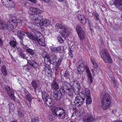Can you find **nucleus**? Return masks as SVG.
Instances as JSON below:
<instances>
[{"label":"nucleus","mask_w":122,"mask_h":122,"mask_svg":"<svg viewBox=\"0 0 122 122\" xmlns=\"http://www.w3.org/2000/svg\"><path fill=\"white\" fill-rule=\"evenodd\" d=\"M77 17L78 20H81L80 22L81 23L83 24L86 23V20L83 15H78Z\"/></svg>","instance_id":"25"},{"label":"nucleus","mask_w":122,"mask_h":122,"mask_svg":"<svg viewBox=\"0 0 122 122\" xmlns=\"http://www.w3.org/2000/svg\"><path fill=\"white\" fill-rule=\"evenodd\" d=\"M10 22H12V24H14V25L15 27L17 25V19H12L11 21L10 20Z\"/></svg>","instance_id":"43"},{"label":"nucleus","mask_w":122,"mask_h":122,"mask_svg":"<svg viewBox=\"0 0 122 122\" xmlns=\"http://www.w3.org/2000/svg\"><path fill=\"white\" fill-rule=\"evenodd\" d=\"M69 55L71 56V57H72L73 56V55H72L71 51H69Z\"/></svg>","instance_id":"54"},{"label":"nucleus","mask_w":122,"mask_h":122,"mask_svg":"<svg viewBox=\"0 0 122 122\" xmlns=\"http://www.w3.org/2000/svg\"><path fill=\"white\" fill-rule=\"evenodd\" d=\"M79 82L77 81H74L73 84V88L74 89V92L76 94L80 90V87L79 86Z\"/></svg>","instance_id":"14"},{"label":"nucleus","mask_w":122,"mask_h":122,"mask_svg":"<svg viewBox=\"0 0 122 122\" xmlns=\"http://www.w3.org/2000/svg\"><path fill=\"white\" fill-rule=\"evenodd\" d=\"M1 1L3 5L7 7H13L15 5L14 2L11 0H1Z\"/></svg>","instance_id":"9"},{"label":"nucleus","mask_w":122,"mask_h":122,"mask_svg":"<svg viewBox=\"0 0 122 122\" xmlns=\"http://www.w3.org/2000/svg\"><path fill=\"white\" fill-rule=\"evenodd\" d=\"M42 96L43 101L46 100V99H47L48 98L50 97L49 95L45 92L42 93Z\"/></svg>","instance_id":"35"},{"label":"nucleus","mask_w":122,"mask_h":122,"mask_svg":"<svg viewBox=\"0 0 122 122\" xmlns=\"http://www.w3.org/2000/svg\"><path fill=\"white\" fill-rule=\"evenodd\" d=\"M94 119L91 116H88L86 121L84 122H93Z\"/></svg>","instance_id":"36"},{"label":"nucleus","mask_w":122,"mask_h":122,"mask_svg":"<svg viewBox=\"0 0 122 122\" xmlns=\"http://www.w3.org/2000/svg\"><path fill=\"white\" fill-rule=\"evenodd\" d=\"M48 67L45 66V72L47 73L48 74H51L52 72V70L50 69L49 67L48 66Z\"/></svg>","instance_id":"40"},{"label":"nucleus","mask_w":122,"mask_h":122,"mask_svg":"<svg viewBox=\"0 0 122 122\" xmlns=\"http://www.w3.org/2000/svg\"><path fill=\"white\" fill-rule=\"evenodd\" d=\"M11 58L12 60L15 61L16 60L12 56H11Z\"/></svg>","instance_id":"56"},{"label":"nucleus","mask_w":122,"mask_h":122,"mask_svg":"<svg viewBox=\"0 0 122 122\" xmlns=\"http://www.w3.org/2000/svg\"><path fill=\"white\" fill-rule=\"evenodd\" d=\"M37 40L35 41H37L39 44L41 46H46V44L45 42V40L43 39H39L37 37Z\"/></svg>","instance_id":"27"},{"label":"nucleus","mask_w":122,"mask_h":122,"mask_svg":"<svg viewBox=\"0 0 122 122\" xmlns=\"http://www.w3.org/2000/svg\"><path fill=\"white\" fill-rule=\"evenodd\" d=\"M91 60L92 64L93 65L94 68H96L97 67L98 65L97 63L95 60L93 58H91Z\"/></svg>","instance_id":"41"},{"label":"nucleus","mask_w":122,"mask_h":122,"mask_svg":"<svg viewBox=\"0 0 122 122\" xmlns=\"http://www.w3.org/2000/svg\"><path fill=\"white\" fill-rule=\"evenodd\" d=\"M11 122H17L15 121H12Z\"/></svg>","instance_id":"63"},{"label":"nucleus","mask_w":122,"mask_h":122,"mask_svg":"<svg viewBox=\"0 0 122 122\" xmlns=\"http://www.w3.org/2000/svg\"><path fill=\"white\" fill-rule=\"evenodd\" d=\"M76 30L77 33L83 31L82 28L79 25H77L76 26Z\"/></svg>","instance_id":"39"},{"label":"nucleus","mask_w":122,"mask_h":122,"mask_svg":"<svg viewBox=\"0 0 122 122\" xmlns=\"http://www.w3.org/2000/svg\"><path fill=\"white\" fill-rule=\"evenodd\" d=\"M121 17H122V14L121 15Z\"/></svg>","instance_id":"64"},{"label":"nucleus","mask_w":122,"mask_h":122,"mask_svg":"<svg viewBox=\"0 0 122 122\" xmlns=\"http://www.w3.org/2000/svg\"><path fill=\"white\" fill-rule=\"evenodd\" d=\"M31 86L36 92H39L41 88V85L36 80H33L31 83Z\"/></svg>","instance_id":"7"},{"label":"nucleus","mask_w":122,"mask_h":122,"mask_svg":"<svg viewBox=\"0 0 122 122\" xmlns=\"http://www.w3.org/2000/svg\"><path fill=\"white\" fill-rule=\"evenodd\" d=\"M5 89L6 90L8 94L9 95L11 99L13 101L15 100V98L14 95V92L12 91L10 88L8 86L5 87Z\"/></svg>","instance_id":"16"},{"label":"nucleus","mask_w":122,"mask_h":122,"mask_svg":"<svg viewBox=\"0 0 122 122\" xmlns=\"http://www.w3.org/2000/svg\"><path fill=\"white\" fill-rule=\"evenodd\" d=\"M52 113L55 116L61 119L64 118L66 115V110L61 107H59L56 108L53 110Z\"/></svg>","instance_id":"2"},{"label":"nucleus","mask_w":122,"mask_h":122,"mask_svg":"<svg viewBox=\"0 0 122 122\" xmlns=\"http://www.w3.org/2000/svg\"><path fill=\"white\" fill-rule=\"evenodd\" d=\"M84 66L86 71L88 79L90 80V83H91L92 82V78L90 72L87 65L84 66V64L83 63H81V64H79L77 69L78 73L80 74L83 73L84 70Z\"/></svg>","instance_id":"1"},{"label":"nucleus","mask_w":122,"mask_h":122,"mask_svg":"<svg viewBox=\"0 0 122 122\" xmlns=\"http://www.w3.org/2000/svg\"><path fill=\"white\" fill-rule=\"evenodd\" d=\"M51 87L53 89L57 90L59 89V86L57 81L56 80L54 79L52 82L51 84Z\"/></svg>","instance_id":"17"},{"label":"nucleus","mask_w":122,"mask_h":122,"mask_svg":"<svg viewBox=\"0 0 122 122\" xmlns=\"http://www.w3.org/2000/svg\"><path fill=\"white\" fill-rule=\"evenodd\" d=\"M57 39L60 43H62L63 42V40L61 37L60 36V35L58 36L57 37Z\"/></svg>","instance_id":"46"},{"label":"nucleus","mask_w":122,"mask_h":122,"mask_svg":"<svg viewBox=\"0 0 122 122\" xmlns=\"http://www.w3.org/2000/svg\"><path fill=\"white\" fill-rule=\"evenodd\" d=\"M25 92L24 93L25 97L29 102H30L31 101L32 99H33V98L32 97L26 90H25Z\"/></svg>","instance_id":"24"},{"label":"nucleus","mask_w":122,"mask_h":122,"mask_svg":"<svg viewBox=\"0 0 122 122\" xmlns=\"http://www.w3.org/2000/svg\"><path fill=\"white\" fill-rule=\"evenodd\" d=\"M17 112L19 118H20L24 116V114L22 110L20 108H18L17 109Z\"/></svg>","instance_id":"33"},{"label":"nucleus","mask_w":122,"mask_h":122,"mask_svg":"<svg viewBox=\"0 0 122 122\" xmlns=\"http://www.w3.org/2000/svg\"><path fill=\"white\" fill-rule=\"evenodd\" d=\"M111 103V100L109 95L107 93H105L102 97V101Z\"/></svg>","instance_id":"15"},{"label":"nucleus","mask_w":122,"mask_h":122,"mask_svg":"<svg viewBox=\"0 0 122 122\" xmlns=\"http://www.w3.org/2000/svg\"><path fill=\"white\" fill-rule=\"evenodd\" d=\"M86 96L83 92H79L76 96L74 102L77 107L81 106L84 103Z\"/></svg>","instance_id":"4"},{"label":"nucleus","mask_w":122,"mask_h":122,"mask_svg":"<svg viewBox=\"0 0 122 122\" xmlns=\"http://www.w3.org/2000/svg\"><path fill=\"white\" fill-rule=\"evenodd\" d=\"M52 99L50 97L48 98L47 99H46V100H44V101L47 105L49 106H50L52 104Z\"/></svg>","instance_id":"29"},{"label":"nucleus","mask_w":122,"mask_h":122,"mask_svg":"<svg viewBox=\"0 0 122 122\" xmlns=\"http://www.w3.org/2000/svg\"><path fill=\"white\" fill-rule=\"evenodd\" d=\"M104 102L103 101L101 102V107L103 110H105L108 108L111 103Z\"/></svg>","instance_id":"23"},{"label":"nucleus","mask_w":122,"mask_h":122,"mask_svg":"<svg viewBox=\"0 0 122 122\" xmlns=\"http://www.w3.org/2000/svg\"><path fill=\"white\" fill-rule=\"evenodd\" d=\"M25 33L22 30H19L17 32V35L18 37L20 39V42L21 45L22 46H24L25 45L23 43V37L24 36V33Z\"/></svg>","instance_id":"13"},{"label":"nucleus","mask_w":122,"mask_h":122,"mask_svg":"<svg viewBox=\"0 0 122 122\" xmlns=\"http://www.w3.org/2000/svg\"><path fill=\"white\" fill-rule=\"evenodd\" d=\"M28 63L34 68H36L38 66V63L36 62L34 60H28L26 58Z\"/></svg>","instance_id":"20"},{"label":"nucleus","mask_w":122,"mask_h":122,"mask_svg":"<svg viewBox=\"0 0 122 122\" xmlns=\"http://www.w3.org/2000/svg\"><path fill=\"white\" fill-rule=\"evenodd\" d=\"M59 1L61 2H63L64 1V0H58Z\"/></svg>","instance_id":"60"},{"label":"nucleus","mask_w":122,"mask_h":122,"mask_svg":"<svg viewBox=\"0 0 122 122\" xmlns=\"http://www.w3.org/2000/svg\"><path fill=\"white\" fill-rule=\"evenodd\" d=\"M94 17H95V19L96 20L98 21L99 19V15L97 13H95L94 14Z\"/></svg>","instance_id":"48"},{"label":"nucleus","mask_w":122,"mask_h":122,"mask_svg":"<svg viewBox=\"0 0 122 122\" xmlns=\"http://www.w3.org/2000/svg\"><path fill=\"white\" fill-rule=\"evenodd\" d=\"M42 14H30L29 16L30 18L32 20L37 21H39L40 20H41L42 18Z\"/></svg>","instance_id":"11"},{"label":"nucleus","mask_w":122,"mask_h":122,"mask_svg":"<svg viewBox=\"0 0 122 122\" xmlns=\"http://www.w3.org/2000/svg\"><path fill=\"white\" fill-rule=\"evenodd\" d=\"M85 92L90 91L89 89L88 88H85Z\"/></svg>","instance_id":"53"},{"label":"nucleus","mask_w":122,"mask_h":122,"mask_svg":"<svg viewBox=\"0 0 122 122\" xmlns=\"http://www.w3.org/2000/svg\"><path fill=\"white\" fill-rule=\"evenodd\" d=\"M9 43L11 47H13L15 49L17 48V43L14 40L11 41Z\"/></svg>","instance_id":"31"},{"label":"nucleus","mask_w":122,"mask_h":122,"mask_svg":"<svg viewBox=\"0 0 122 122\" xmlns=\"http://www.w3.org/2000/svg\"><path fill=\"white\" fill-rule=\"evenodd\" d=\"M88 24H89V25H90V23L89 21H88Z\"/></svg>","instance_id":"62"},{"label":"nucleus","mask_w":122,"mask_h":122,"mask_svg":"<svg viewBox=\"0 0 122 122\" xmlns=\"http://www.w3.org/2000/svg\"><path fill=\"white\" fill-rule=\"evenodd\" d=\"M15 26L12 24V22H10V20L8 21L6 24V29L8 30L11 31L15 27Z\"/></svg>","instance_id":"21"},{"label":"nucleus","mask_w":122,"mask_h":122,"mask_svg":"<svg viewBox=\"0 0 122 122\" xmlns=\"http://www.w3.org/2000/svg\"><path fill=\"white\" fill-rule=\"evenodd\" d=\"M1 71L4 76L7 75V72L6 66L5 65L2 66L1 68Z\"/></svg>","instance_id":"32"},{"label":"nucleus","mask_w":122,"mask_h":122,"mask_svg":"<svg viewBox=\"0 0 122 122\" xmlns=\"http://www.w3.org/2000/svg\"><path fill=\"white\" fill-rule=\"evenodd\" d=\"M53 97L56 100H59L61 97V95L60 92L58 91H55L53 94Z\"/></svg>","instance_id":"22"},{"label":"nucleus","mask_w":122,"mask_h":122,"mask_svg":"<svg viewBox=\"0 0 122 122\" xmlns=\"http://www.w3.org/2000/svg\"><path fill=\"white\" fill-rule=\"evenodd\" d=\"M27 36L29 38L32 40L35 41L37 40V36H34L31 33L29 32H27L25 33Z\"/></svg>","instance_id":"26"},{"label":"nucleus","mask_w":122,"mask_h":122,"mask_svg":"<svg viewBox=\"0 0 122 122\" xmlns=\"http://www.w3.org/2000/svg\"><path fill=\"white\" fill-rule=\"evenodd\" d=\"M0 29H6V24L5 22L0 20Z\"/></svg>","instance_id":"34"},{"label":"nucleus","mask_w":122,"mask_h":122,"mask_svg":"<svg viewBox=\"0 0 122 122\" xmlns=\"http://www.w3.org/2000/svg\"><path fill=\"white\" fill-rule=\"evenodd\" d=\"M25 50L26 52L32 55H33L35 54L34 50L32 49H30L29 48H27L25 49Z\"/></svg>","instance_id":"38"},{"label":"nucleus","mask_w":122,"mask_h":122,"mask_svg":"<svg viewBox=\"0 0 122 122\" xmlns=\"http://www.w3.org/2000/svg\"><path fill=\"white\" fill-rule=\"evenodd\" d=\"M19 56L21 58L23 59L26 58V54L22 52H20L19 54Z\"/></svg>","instance_id":"44"},{"label":"nucleus","mask_w":122,"mask_h":122,"mask_svg":"<svg viewBox=\"0 0 122 122\" xmlns=\"http://www.w3.org/2000/svg\"><path fill=\"white\" fill-rule=\"evenodd\" d=\"M51 23V21L48 19L45 18H41L39 23L36 22L34 23L35 26L40 27L42 26H46L49 25Z\"/></svg>","instance_id":"6"},{"label":"nucleus","mask_w":122,"mask_h":122,"mask_svg":"<svg viewBox=\"0 0 122 122\" xmlns=\"http://www.w3.org/2000/svg\"><path fill=\"white\" fill-rule=\"evenodd\" d=\"M34 7H31L29 8V10L31 12H32V10L34 9Z\"/></svg>","instance_id":"55"},{"label":"nucleus","mask_w":122,"mask_h":122,"mask_svg":"<svg viewBox=\"0 0 122 122\" xmlns=\"http://www.w3.org/2000/svg\"><path fill=\"white\" fill-rule=\"evenodd\" d=\"M113 122H122V121H116Z\"/></svg>","instance_id":"59"},{"label":"nucleus","mask_w":122,"mask_h":122,"mask_svg":"<svg viewBox=\"0 0 122 122\" xmlns=\"http://www.w3.org/2000/svg\"><path fill=\"white\" fill-rule=\"evenodd\" d=\"M32 12L34 14H41L42 11L34 7V9L32 10Z\"/></svg>","instance_id":"37"},{"label":"nucleus","mask_w":122,"mask_h":122,"mask_svg":"<svg viewBox=\"0 0 122 122\" xmlns=\"http://www.w3.org/2000/svg\"><path fill=\"white\" fill-rule=\"evenodd\" d=\"M114 4L118 9L122 10V0H114Z\"/></svg>","instance_id":"19"},{"label":"nucleus","mask_w":122,"mask_h":122,"mask_svg":"<svg viewBox=\"0 0 122 122\" xmlns=\"http://www.w3.org/2000/svg\"><path fill=\"white\" fill-rule=\"evenodd\" d=\"M70 73L68 71H66L64 73V77L65 78H68L70 76Z\"/></svg>","instance_id":"45"},{"label":"nucleus","mask_w":122,"mask_h":122,"mask_svg":"<svg viewBox=\"0 0 122 122\" xmlns=\"http://www.w3.org/2000/svg\"><path fill=\"white\" fill-rule=\"evenodd\" d=\"M100 54L101 58L105 63H112V60L107 50L102 49L100 51Z\"/></svg>","instance_id":"3"},{"label":"nucleus","mask_w":122,"mask_h":122,"mask_svg":"<svg viewBox=\"0 0 122 122\" xmlns=\"http://www.w3.org/2000/svg\"><path fill=\"white\" fill-rule=\"evenodd\" d=\"M86 97V103L88 104H89L91 103L92 100L91 96L88 97Z\"/></svg>","instance_id":"42"},{"label":"nucleus","mask_w":122,"mask_h":122,"mask_svg":"<svg viewBox=\"0 0 122 122\" xmlns=\"http://www.w3.org/2000/svg\"><path fill=\"white\" fill-rule=\"evenodd\" d=\"M22 21V20L20 19H18L17 20V23H20Z\"/></svg>","instance_id":"51"},{"label":"nucleus","mask_w":122,"mask_h":122,"mask_svg":"<svg viewBox=\"0 0 122 122\" xmlns=\"http://www.w3.org/2000/svg\"><path fill=\"white\" fill-rule=\"evenodd\" d=\"M63 48L62 47H52L51 48V50L52 52L56 53L62 52L63 51Z\"/></svg>","instance_id":"18"},{"label":"nucleus","mask_w":122,"mask_h":122,"mask_svg":"<svg viewBox=\"0 0 122 122\" xmlns=\"http://www.w3.org/2000/svg\"><path fill=\"white\" fill-rule=\"evenodd\" d=\"M30 68L28 67H27L26 69V70L28 71L30 70Z\"/></svg>","instance_id":"57"},{"label":"nucleus","mask_w":122,"mask_h":122,"mask_svg":"<svg viewBox=\"0 0 122 122\" xmlns=\"http://www.w3.org/2000/svg\"><path fill=\"white\" fill-rule=\"evenodd\" d=\"M3 118L2 117H0V122H3V120H2Z\"/></svg>","instance_id":"58"},{"label":"nucleus","mask_w":122,"mask_h":122,"mask_svg":"<svg viewBox=\"0 0 122 122\" xmlns=\"http://www.w3.org/2000/svg\"><path fill=\"white\" fill-rule=\"evenodd\" d=\"M67 88L66 90V93L69 96H72L73 93V92L74 89L73 87L70 84L68 83H67Z\"/></svg>","instance_id":"10"},{"label":"nucleus","mask_w":122,"mask_h":122,"mask_svg":"<svg viewBox=\"0 0 122 122\" xmlns=\"http://www.w3.org/2000/svg\"><path fill=\"white\" fill-rule=\"evenodd\" d=\"M92 70V71L93 72V73H95V72H94V70H95V69H94V70Z\"/></svg>","instance_id":"61"},{"label":"nucleus","mask_w":122,"mask_h":122,"mask_svg":"<svg viewBox=\"0 0 122 122\" xmlns=\"http://www.w3.org/2000/svg\"><path fill=\"white\" fill-rule=\"evenodd\" d=\"M113 85L114 87H116L117 85L116 82L114 81L113 83Z\"/></svg>","instance_id":"52"},{"label":"nucleus","mask_w":122,"mask_h":122,"mask_svg":"<svg viewBox=\"0 0 122 122\" xmlns=\"http://www.w3.org/2000/svg\"><path fill=\"white\" fill-rule=\"evenodd\" d=\"M81 41L84 39L85 38V34L83 31L77 33Z\"/></svg>","instance_id":"30"},{"label":"nucleus","mask_w":122,"mask_h":122,"mask_svg":"<svg viewBox=\"0 0 122 122\" xmlns=\"http://www.w3.org/2000/svg\"><path fill=\"white\" fill-rule=\"evenodd\" d=\"M39 120L37 117L32 118L31 122H39Z\"/></svg>","instance_id":"47"},{"label":"nucleus","mask_w":122,"mask_h":122,"mask_svg":"<svg viewBox=\"0 0 122 122\" xmlns=\"http://www.w3.org/2000/svg\"><path fill=\"white\" fill-rule=\"evenodd\" d=\"M86 95V97L91 96V94L90 93V91L85 92Z\"/></svg>","instance_id":"50"},{"label":"nucleus","mask_w":122,"mask_h":122,"mask_svg":"<svg viewBox=\"0 0 122 122\" xmlns=\"http://www.w3.org/2000/svg\"><path fill=\"white\" fill-rule=\"evenodd\" d=\"M56 26L58 27L60 30L59 33L61 34L63 37L66 38L69 36L70 33L67 27L61 24H56Z\"/></svg>","instance_id":"5"},{"label":"nucleus","mask_w":122,"mask_h":122,"mask_svg":"<svg viewBox=\"0 0 122 122\" xmlns=\"http://www.w3.org/2000/svg\"><path fill=\"white\" fill-rule=\"evenodd\" d=\"M9 109H13L14 107V105L11 103H10L9 104Z\"/></svg>","instance_id":"49"},{"label":"nucleus","mask_w":122,"mask_h":122,"mask_svg":"<svg viewBox=\"0 0 122 122\" xmlns=\"http://www.w3.org/2000/svg\"><path fill=\"white\" fill-rule=\"evenodd\" d=\"M63 60V58L61 57L58 59V60L56 63L55 67V70L56 71H57L59 68L61 63Z\"/></svg>","instance_id":"28"},{"label":"nucleus","mask_w":122,"mask_h":122,"mask_svg":"<svg viewBox=\"0 0 122 122\" xmlns=\"http://www.w3.org/2000/svg\"><path fill=\"white\" fill-rule=\"evenodd\" d=\"M46 59H47L48 62H49L50 64L52 63V61L53 63H55L56 62L57 60V56L56 55L53 54L50 55V58L49 57H45Z\"/></svg>","instance_id":"12"},{"label":"nucleus","mask_w":122,"mask_h":122,"mask_svg":"<svg viewBox=\"0 0 122 122\" xmlns=\"http://www.w3.org/2000/svg\"><path fill=\"white\" fill-rule=\"evenodd\" d=\"M61 88L60 89L59 91L60 93L62 95H64L66 92V90L67 88V83L68 82H66V81H63L62 79L61 80Z\"/></svg>","instance_id":"8"}]
</instances>
